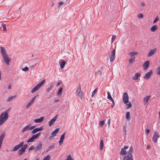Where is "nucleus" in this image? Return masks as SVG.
Listing matches in <instances>:
<instances>
[{"label":"nucleus","mask_w":160,"mask_h":160,"mask_svg":"<svg viewBox=\"0 0 160 160\" xmlns=\"http://www.w3.org/2000/svg\"><path fill=\"white\" fill-rule=\"evenodd\" d=\"M123 129H124V132H125V134H126V130L125 127H124Z\"/></svg>","instance_id":"nucleus-60"},{"label":"nucleus","mask_w":160,"mask_h":160,"mask_svg":"<svg viewBox=\"0 0 160 160\" xmlns=\"http://www.w3.org/2000/svg\"><path fill=\"white\" fill-rule=\"evenodd\" d=\"M63 140L64 139H63L61 138L60 139V140L59 141V144L60 145H61L62 144Z\"/></svg>","instance_id":"nucleus-48"},{"label":"nucleus","mask_w":160,"mask_h":160,"mask_svg":"<svg viewBox=\"0 0 160 160\" xmlns=\"http://www.w3.org/2000/svg\"><path fill=\"white\" fill-rule=\"evenodd\" d=\"M54 143L52 144V145L50 146L48 148L47 151H49L51 149L53 148L54 147Z\"/></svg>","instance_id":"nucleus-34"},{"label":"nucleus","mask_w":160,"mask_h":160,"mask_svg":"<svg viewBox=\"0 0 160 160\" xmlns=\"http://www.w3.org/2000/svg\"><path fill=\"white\" fill-rule=\"evenodd\" d=\"M38 95H37L36 96H35V97H34L33 98H32V99L30 101L28 102L26 107V108H28L29 107H30L33 103L34 102L35 100V99L36 97L37 96H38Z\"/></svg>","instance_id":"nucleus-12"},{"label":"nucleus","mask_w":160,"mask_h":160,"mask_svg":"<svg viewBox=\"0 0 160 160\" xmlns=\"http://www.w3.org/2000/svg\"><path fill=\"white\" fill-rule=\"evenodd\" d=\"M37 132H38V131H37V129H36V128L32 131V134H34L36 133Z\"/></svg>","instance_id":"nucleus-45"},{"label":"nucleus","mask_w":160,"mask_h":160,"mask_svg":"<svg viewBox=\"0 0 160 160\" xmlns=\"http://www.w3.org/2000/svg\"><path fill=\"white\" fill-rule=\"evenodd\" d=\"M81 88L80 85L79 86L78 88H77L76 92V94L79 97L80 99L82 100V95H83V93L81 91Z\"/></svg>","instance_id":"nucleus-6"},{"label":"nucleus","mask_w":160,"mask_h":160,"mask_svg":"<svg viewBox=\"0 0 160 160\" xmlns=\"http://www.w3.org/2000/svg\"><path fill=\"white\" fill-rule=\"evenodd\" d=\"M120 154L122 155H126L127 153L128 154V152H127L125 150V149H124L123 148H122L121 149V150L120 151Z\"/></svg>","instance_id":"nucleus-21"},{"label":"nucleus","mask_w":160,"mask_h":160,"mask_svg":"<svg viewBox=\"0 0 160 160\" xmlns=\"http://www.w3.org/2000/svg\"><path fill=\"white\" fill-rule=\"evenodd\" d=\"M11 108H8L7 110L5 112H4L6 114H7V115H8V113L10 111V110H11Z\"/></svg>","instance_id":"nucleus-46"},{"label":"nucleus","mask_w":160,"mask_h":160,"mask_svg":"<svg viewBox=\"0 0 160 160\" xmlns=\"http://www.w3.org/2000/svg\"><path fill=\"white\" fill-rule=\"evenodd\" d=\"M138 18H142L143 17V15L142 14H140L138 15Z\"/></svg>","instance_id":"nucleus-50"},{"label":"nucleus","mask_w":160,"mask_h":160,"mask_svg":"<svg viewBox=\"0 0 160 160\" xmlns=\"http://www.w3.org/2000/svg\"><path fill=\"white\" fill-rule=\"evenodd\" d=\"M153 72L152 70H150L149 72L147 73L144 76V78L146 79H148L152 74Z\"/></svg>","instance_id":"nucleus-11"},{"label":"nucleus","mask_w":160,"mask_h":160,"mask_svg":"<svg viewBox=\"0 0 160 160\" xmlns=\"http://www.w3.org/2000/svg\"><path fill=\"white\" fill-rule=\"evenodd\" d=\"M159 20V18H158V16H157L156 18H155V19H154V21L153 22V23H155V22H156L157 21H158Z\"/></svg>","instance_id":"nucleus-51"},{"label":"nucleus","mask_w":160,"mask_h":160,"mask_svg":"<svg viewBox=\"0 0 160 160\" xmlns=\"http://www.w3.org/2000/svg\"><path fill=\"white\" fill-rule=\"evenodd\" d=\"M1 52L4 58V61L6 64L8 65L11 61V59L8 56L6 50L2 47H0Z\"/></svg>","instance_id":"nucleus-1"},{"label":"nucleus","mask_w":160,"mask_h":160,"mask_svg":"<svg viewBox=\"0 0 160 160\" xmlns=\"http://www.w3.org/2000/svg\"><path fill=\"white\" fill-rule=\"evenodd\" d=\"M27 147L28 145L27 144H25L23 146V147H21V148L19 149V150L23 152H24L25 149Z\"/></svg>","instance_id":"nucleus-22"},{"label":"nucleus","mask_w":160,"mask_h":160,"mask_svg":"<svg viewBox=\"0 0 160 160\" xmlns=\"http://www.w3.org/2000/svg\"><path fill=\"white\" fill-rule=\"evenodd\" d=\"M116 35H112V39H111L112 42H113V41L116 38Z\"/></svg>","instance_id":"nucleus-44"},{"label":"nucleus","mask_w":160,"mask_h":160,"mask_svg":"<svg viewBox=\"0 0 160 160\" xmlns=\"http://www.w3.org/2000/svg\"><path fill=\"white\" fill-rule=\"evenodd\" d=\"M115 49H113L111 54V62H112L115 58Z\"/></svg>","instance_id":"nucleus-13"},{"label":"nucleus","mask_w":160,"mask_h":160,"mask_svg":"<svg viewBox=\"0 0 160 160\" xmlns=\"http://www.w3.org/2000/svg\"><path fill=\"white\" fill-rule=\"evenodd\" d=\"M41 132H39V133H37L36 134L33 135L31 137V138H29L27 141V143H29L30 142H32L34 141V140L35 139H37L38 137H39L40 134Z\"/></svg>","instance_id":"nucleus-5"},{"label":"nucleus","mask_w":160,"mask_h":160,"mask_svg":"<svg viewBox=\"0 0 160 160\" xmlns=\"http://www.w3.org/2000/svg\"><path fill=\"white\" fill-rule=\"evenodd\" d=\"M133 151V148L132 146H131L128 152V154L123 157V160H133L132 156Z\"/></svg>","instance_id":"nucleus-2"},{"label":"nucleus","mask_w":160,"mask_h":160,"mask_svg":"<svg viewBox=\"0 0 160 160\" xmlns=\"http://www.w3.org/2000/svg\"><path fill=\"white\" fill-rule=\"evenodd\" d=\"M57 117L58 115H56L49 122V125L50 126L54 124V122L56 121L57 118Z\"/></svg>","instance_id":"nucleus-14"},{"label":"nucleus","mask_w":160,"mask_h":160,"mask_svg":"<svg viewBox=\"0 0 160 160\" xmlns=\"http://www.w3.org/2000/svg\"><path fill=\"white\" fill-rule=\"evenodd\" d=\"M36 129H37V131H42L43 129V127L42 126H41L40 127L38 128H37Z\"/></svg>","instance_id":"nucleus-36"},{"label":"nucleus","mask_w":160,"mask_h":160,"mask_svg":"<svg viewBox=\"0 0 160 160\" xmlns=\"http://www.w3.org/2000/svg\"><path fill=\"white\" fill-rule=\"evenodd\" d=\"M59 101V99H55V100H54V102H58Z\"/></svg>","instance_id":"nucleus-62"},{"label":"nucleus","mask_w":160,"mask_h":160,"mask_svg":"<svg viewBox=\"0 0 160 160\" xmlns=\"http://www.w3.org/2000/svg\"><path fill=\"white\" fill-rule=\"evenodd\" d=\"M104 123V121H100L99 123V125L100 127H102Z\"/></svg>","instance_id":"nucleus-41"},{"label":"nucleus","mask_w":160,"mask_h":160,"mask_svg":"<svg viewBox=\"0 0 160 160\" xmlns=\"http://www.w3.org/2000/svg\"><path fill=\"white\" fill-rule=\"evenodd\" d=\"M50 156L49 155H48L47 156L45 157L42 160H50Z\"/></svg>","instance_id":"nucleus-35"},{"label":"nucleus","mask_w":160,"mask_h":160,"mask_svg":"<svg viewBox=\"0 0 160 160\" xmlns=\"http://www.w3.org/2000/svg\"><path fill=\"white\" fill-rule=\"evenodd\" d=\"M159 137L160 136L158 133V132H155L152 138V141L154 143H157L158 139Z\"/></svg>","instance_id":"nucleus-7"},{"label":"nucleus","mask_w":160,"mask_h":160,"mask_svg":"<svg viewBox=\"0 0 160 160\" xmlns=\"http://www.w3.org/2000/svg\"><path fill=\"white\" fill-rule=\"evenodd\" d=\"M53 139V138L52 136H51L49 137V139Z\"/></svg>","instance_id":"nucleus-64"},{"label":"nucleus","mask_w":160,"mask_h":160,"mask_svg":"<svg viewBox=\"0 0 160 160\" xmlns=\"http://www.w3.org/2000/svg\"><path fill=\"white\" fill-rule=\"evenodd\" d=\"M157 73L158 75H160V67H158L157 68Z\"/></svg>","instance_id":"nucleus-39"},{"label":"nucleus","mask_w":160,"mask_h":160,"mask_svg":"<svg viewBox=\"0 0 160 160\" xmlns=\"http://www.w3.org/2000/svg\"><path fill=\"white\" fill-rule=\"evenodd\" d=\"M24 152H23L22 151H20V150H19L18 151V153H19V155H22Z\"/></svg>","instance_id":"nucleus-54"},{"label":"nucleus","mask_w":160,"mask_h":160,"mask_svg":"<svg viewBox=\"0 0 160 160\" xmlns=\"http://www.w3.org/2000/svg\"><path fill=\"white\" fill-rule=\"evenodd\" d=\"M132 106V104L130 102H129L128 103L126 104V108L128 109V108H129L130 107H131Z\"/></svg>","instance_id":"nucleus-37"},{"label":"nucleus","mask_w":160,"mask_h":160,"mask_svg":"<svg viewBox=\"0 0 160 160\" xmlns=\"http://www.w3.org/2000/svg\"><path fill=\"white\" fill-rule=\"evenodd\" d=\"M128 148V146H125L123 148L124 149H127Z\"/></svg>","instance_id":"nucleus-57"},{"label":"nucleus","mask_w":160,"mask_h":160,"mask_svg":"<svg viewBox=\"0 0 160 160\" xmlns=\"http://www.w3.org/2000/svg\"><path fill=\"white\" fill-rule=\"evenodd\" d=\"M110 123V119H109L108 121V127L109 126V124Z\"/></svg>","instance_id":"nucleus-58"},{"label":"nucleus","mask_w":160,"mask_h":160,"mask_svg":"<svg viewBox=\"0 0 160 160\" xmlns=\"http://www.w3.org/2000/svg\"><path fill=\"white\" fill-rule=\"evenodd\" d=\"M65 64L66 62L64 61L61 62L60 63V66L61 68L63 69L64 67Z\"/></svg>","instance_id":"nucleus-25"},{"label":"nucleus","mask_w":160,"mask_h":160,"mask_svg":"<svg viewBox=\"0 0 160 160\" xmlns=\"http://www.w3.org/2000/svg\"><path fill=\"white\" fill-rule=\"evenodd\" d=\"M103 147V140L102 139L101 140L100 145V150H102Z\"/></svg>","instance_id":"nucleus-29"},{"label":"nucleus","mask_w":160,"mask_h":160,"mask_svg":"<svg viewBox=\"0 0 160 160\" xmlns=\"http://www.w3.org/2000/svg\"><path fill=\"white\" fill-rule=\"evenodd\" d=\"M35 126H32V127H29V130H32V129H33L34 127H35Z\"/></svg>","instance_id":"nucleus-56"},{"label":"nucleus","mask_w":160,"mask_h":160,"mask_svg":"<svg viewBox=\"0 0 160 160\" xmlns=\"http://www.w3.org/2000/svg\"><path fill=\"white\" fill-rule=\"evenodd\" d=\"M42 148V144L41 142H40L39 143H38L37 145L36 146L35 148V151L37 152L39 151Z\"/></svg>","instance_id":"nucleus-10"},{"label":"nucleus","mask_w":160,"mask_h":160,"mask_svg":"<svg viewBox=\"0 0 160 160\" xmlns=\"http://www.w3.org/2000/svg\"><path fill=\"white\" fill-rule=\"evenodd\" d=\"M135 60V57H132V58H131L129 60V63L130 64H132L133 62Z\"/></svg>","instance_id":"nucleus-30"},{"label":"nucleus","mask_w":160,"mask_h":160,"mask_svg":"<svg viewBox=\"0 0 160 160\" xmlns=\"http://www.w3.org/2000/svg\"><path fill=\"white\" fill-rule=\"evenodd\" d=\"M150 98V96H147L144 98L143 100L145 102V104H146V103H148V100Z\"/></svg>","instance_id":"nucleus-24"},{"label":"nucleus","mask_w":160,"mask_h":160,"mask_svg":"<svg viewBox=\"0 0 160 160\" xmlns=\"http://www.w3.org/2000/svg\"><path fill=\"white\" fill-rule=\"evenodd\" d=\"M62 88L61 87L60 88L59 90L58 91V92L57 93V95L58 96L61 95H62Z\"/></svg>","instance_id":"nucleus-31"},{"label":"nucleus","mask_w":160,"mask_h":160,"mask_svg":"<svg viewBox=\"0 0 160 160\" xmlns=\"http://www.w3.org/2000/svg\"><path fill=\"white\" fill-rule=\"evenodd\" d=\"M60 82H58L57 84V86L58 87L59 85H60Z\"/></svg>","instance_id":"nucleus-59"},{"label":"nucleus","mask_w":160,"mask_h":160,"mask_svg":"<svg viewBox=\"0 0 160 160\" xmlns=\"http://www.w3.org/2000/svg\"><path fill=\"white\" fill-rule=\"evenodd\" d=\"M97 88L95 89L92 92V97L93 96L95 95V93L97 91Z\"/></svg>","instance_id":"nucleus-42"},{"label":"nucleus","mask_w":160,"mask_h":160,"mask_svg":"<svg viewBox=\"0 0 160 160\" xmlns=\"http://www.w3.org/2000/svg\"><path fill=\"white\" fill-rule=\"evenodd\" d=\"M8 115H7L4 112L1 114L0 115V126L8 119Z\"/></svg>","instance_id":"nucleus-3"},{"label":"nucleus","mask_w":160,"mask_h":160,"mask_svg":"<svg viewBox=\"0 0 160 160\" xmlns=\"http://www.w3.org/2000/svg\"><path fill=\"white\" fill-rule=\"evenodd\" d=\"M130 112H127L126 113V118L127 120H130Z\"/></svg>","instance_id":"nucleus-27"},{"label":"nucleus","mask_w":160,"mask_h":160,"mask_svg":"<svg viewBox=\"0 0 160 160\" xmlns=\"http://www.w3.org/2000/svg\"><path fill=\"white\" fill-rule=\"evenodd\" d=\"M108 99H110V93L109 92H108Z\"/></svg>","instance_id":"nucleus-55"},{"label":"nucleus","mask_w":160,"mask_h":160,"mask_svg":"<svg viewBox=\"0 0 160 160\" xmlns=\"http://www.w3.org/2000/svg\"><path fill=\"white\" fill-rule=\"evenodd\" d=\"M145 3L144 2H142V3H141V5L142 6H144L145 5Z\"/></svg>","instance_id":"nucleus-61"},{"label":"nucleus","mask_w":160,"mask_h":160,"mask_svg":"<svg viewBox=\"0 0 160 160\" xmlns=\"http://www.w3.org/2000/svg\"><path fill=\"white\" fill-rule=\"evenodd\" d=\"M138 54V53L137 52H130L129 54L131 57H132L134 55H136Z\"/></svg>","instance_id":"nucleus-26"},{"label":"nucleus","mask_w":160,"mask_h":160,"mask_svg":"<svg viewBox=\"0 0 160 160\" xmlns=\"http://www.w3.org/2000/svg\"><path fill=\"white\" fill-rule=\"evenodd\" d=\"M140 76L141 74L140 73L137 72L133 78V79L134 80H137L138 79V77H140Z\"/></svg>","instance_id":"nucleus-19"},{"label":"nucleus","mask_w":160,"mask_h":160,"mask_svg":"<svg viewBox=\"0 0 160 160\" xmlns=\"http://www.w3.org/2000/svg\"><path fill=\"white\" fill-rule=\"evenodd\" d=\"M31 126L30 124L25 126L22 130V132H23L29 130V127Z\"/></svg>","instance_id":"nucleus-18"},{"label":"nucleus","mask_w":160,"mask_h":160,"mask_svg":"<svg viewBox=\"0 0 160 160\" xmlns=\"http://www.w3.org/2000/svg\"><path fill=\"white\" fill-rule=\"evenodd\" d=\"M45 82V79H43L41 82L39 83L32 90L31 93H33L37 91L39 89L42 87V86L43 85Z\"/></svg>","instance_id":"nucleus-4"},{"label":"nucleus","mask_w":160,"mask_h":160,"mask_svg":"<svg viewBox=\"0 0 160 160\" xmlns=\"http://www.w3.org/2000/svg\"><path fill=\"white\" fill-rule=\"evenodd\" d=\"M16 97V96H12L9 97L7 99V101L9 102L12 99H14Z\"/></svg>","instance_id":"nucleus-28"},{"label":"nucleus","mask_w":160,"mask_h":160,"mask_svg":"<svg viewBox=\"0 0 160 160\" xmlns=\"http://www.w3.org/2000/svg\"><path fill=\"white\" fill-rule=\"evenodd\" d=\"M28 70L29 68L27 67H25L22 69V70L24 71H28Z\"/></svg>","instance_id":"nucleus-43"},{"label":"nucleus","mask_w":160,"mask_h":160,"mask_svg":"<svg viewBox=\"0 0 160 160\" xmlns=\"http://www.w3.org/2000/svg\"><path fill=\"white\" fill-rule=\"evenodd\" d=\"M35 149V147L33 145L31 146L30 148H29L28 150L30 151L33 149Z\"/></svg>","instance_id":"nucleus-49"},{"label":"nucleus","mask_w":160,"mask_h":160,"mask_svg":"<svg viewBox=\"0 0 160 160\" xmlns=\"http://www.w3.org/2000/svg\"><path fill=\"white\" fill-rule=\"evenodd\" d=\"M63 4V2H59L58 4V7H59L61 5H62Z\"/></svg>","instance_id":"nucleus-53"},{"label":"nucleus","mask_w":160,"mask_h":160,"mask_svg":"<svg viewBox=\"0 0 160 160\" xmlns=\"http://www.w3.org/2000/svg\"><path fill=\"white\" fill-rule=\"evenodd\" d=\"M2 26L3 29V30L4 31H6L7 30V28L6 27L5 24L4 23H2Z\"/></svg>","instance_id":"nucleus-38"},{"label":"nucleus","mask_w":160,"mask_h":160,"mask_svg":"<svg viewBox=\"0 0 160 160\" xmlns=\"http://www.w3.org/2000/svg\"><path fill=\"white\" fill-rule=\"evenodd\" d=\"M97 73H101V72H100V71L99 70H98L97 71Z\"/></svg>","instance_id":"nucleus-63"},{"label":"nucleus","mask_w":160,"mask_h":160,"mask_svg":"<svg viewBox=\"0 0 160 160\" xmlns=\"http://www.w3.org/2000/svg\"><path fill=\"white\" fill-rule=\"evenodd\" d=\"M158 27L156 25H154L151 28V30L153 32H155L158 29Z\"/></svg>","instance_id":"nucleus-23"},{"label":"nucleus","mask_w":160,"mask_h":160,"mask_svg":"<svg viewBox=\"0 0 160 160\" xmlns=\"http://www.w3.org/2000/svg\"><path fill=\"white\" fill-rule=\"evenodd\" d=\"M145 132L146 134H148L150 132V130L149 129H147L145 130Z\"/></svg>","instance_id":"nucleus-52"},{"label":"nucleus","mask_w":160,"mask_h":160,"mask_svg":"<svg viewBox=\"0 0 160 160\" xmlns=\"http://www.w3.org/2000/svg\"><path fill=\"white\" fill-rule=\"evenodd\" d=\"M150 64V61H146L143 64V66L144 68V70H146L147 69Z\"/></svg>","instance_id":"nucleus-16"},{"label":"nucleus","mask_w":160,"mask_h":160,"mask_svg":"<svg viewBox=\"0 0 160 160\" xmlns=\"http://www.w3.org/2000/svg\"><path fill=\"white\" fill-rule=\"evenodd\" d=\"M44 119V117H42L39 118L35 119L34 120V122L36 123H39L42 122Z\"/></svg>","instance_id":"nucleus-17"},{"label":"nucleus","mask_w":160,"mask_h":160,"mask_svg":"<svg viewBox=\"0 0 160 160\" xmlns=\"http://www.w3.org/2000/svg\"><path fill=\"white\" fill-rule=\"evenodd\" d=\"M111 101H112V105L111 106L112 108L114 106V105L115 103H114V100L112 98V97L111 96Z\"/></svg>","instance_id":"nucleus-40"},{"label":"nucleus","mask_w":160,"mask_h":160,"mask_svg":"<svg viewBox=\"0 0 160 160\" xmlns=\"http://www.w3.org/2000/svg\"><path fill=\"white\" fill-rule=\"evenodd\" d=\"M52 86L50 85V87L46 89V91L48 92H50L52 89Z\"/></svg>","instance_id":"nucleus-33"},{"label":"nucleus","mask_w":160,"mask_h":160,"mask_svg":"<svg viewBox=\"0 0 160 160\" xmlns=\"http://www.w3.org/2000/svg\"><path fill=\"white\" fill-rule=\"evenodd\" d=\"M123 101L124 103H127L128 101V96L127 92H124L123 94Z\"/></svg>","instance_id":"nucleus-9"},{"label":"nucleus","mask_w":160,"mask_h":160,"mask_svg":"<svg viewBox=\"0 0 160 160\" xmlns=\"http://www.w3.org/2000/svg\"><path fill=\"white\" fill-rule=\"evenodd\" d=\"M4 137V134L2 133L0 136V142H2Z\"/></svg>","instance_id":"nucleus-32"},{"label":"nucleus","mask_w":160,"mask_h":160,"mask_svg":"<svg viewBox=\"0 0 160 160\" xmlns=\"http://www.w3.org/2000/svg\"><path fill=\"white\" fill-rule=\"evenodd\" d=\"M156 48H154L151 50L149 52L148 56L149 57L152 56L156 52Z\"/></svg>","instance_id":"nucleus-15"},{"label":"nucleus","mask_w":160,"mask_h":160,"mask_svg":"<svg viewBox=\"0 0 160 160\" xmlns=\"http://www.w3.org/2000/svg\"><path fill=\"white\" fill-rule=\"evenodd\" d=\"M59 129L56 128L52 133V135L53 137L55 136L59 131Z\"/></svg>","instance_id":"nucleus-20"},{"label":"nucleus","mask_w":160,"mask_h":160,"mask_svg":"<svg viewBox=\"0 0 160 160\" xmlns=\"http://www.w3.org/2000/svg\"><path fill=\"white\" fill-rule=\"evenodd\" d=\"M65 134L66 132H64L61 136L60 138L64 139Z\"/></svg>","instance_id":"nucleus-47"},{"label":"nucleus","mask_w":160,"mask_h":160,"mask_svg":"<svg viewBox=\"0 0 160 160\" xmlns=\"http://www.w3.org/2000/svg\"><path fill=\"white\" fill-rule=\"evenodd\" d=\"M24 143V142H22L18 145H16L15 147H14L11 150V151L12 152H13L17 150L23 145Z\"/></svg>","instance_id":"nucleus-8"}]
</instances>
